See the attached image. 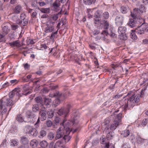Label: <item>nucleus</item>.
<instances>
[{"label": "nucleus", "mask_w": 148, "mask_h": 148, "mask_svg": "<svg viewBox=\"0 0 148 148\" xmlns=\"http://www.w3.org/2000/svg\"><path fill=\"white\" fill-rule=\"evenodd\" d=\"M66 121L64 119L63 123L60 124L61 127L56 132L55 137V140H61L66 141L68 142L71 137L69 136V134L71 131L68 126L64 123Z\"/></svg>", "instance_id": "1"}, {"label": "nucleus", "mask_w": 148, "mask_h": 148, "mask_svg": "<svg viewBox=\"0 0 148 148\" xmlns=\"http://www.w3.org/2000/svg\"><path fill=\"white\" fill-rule=\"evenodd\" d=\"M70 94L69 91H67L66 94H63L61 92L58 91H56L53 94L50 95V96L51 97H56L57 98L54 101L57 104H59L60 103V101L64 100L67 97V96H69Z\"/></svg>", "instance_id": "2"}, {"label": "nucleus", "mask_w": 148, "mask_h": 148, "mask_svg": "<svg viewBox=\"0 0 148 148\" xmlns=\"http://www.w3.org/2000/svg\"><path fill=\"white\" fill-rule=\"evenodd\" d=\"M72 108V105L70 103H68L65 106L62 107L59 109L57 113L59 115L66 118L68 117L69 112Z\"/></svg>", "instance_id": "3"}, {"label": "nucleus", "mask_w": 148, "mask_h": 148, "mask_svg": "<svg viewBox=\"0 0 148 148\" xmlns=\"http://www.w3.org/2000/svg\"><path fill=\"white\" fill-rule=\"evenodd\" d=\"M140 96H139V94L136 95L135 93H133L131 97L129 99H127L128 101L127 106L128 103L133 106H135L139 101Z\"/></svg>", "instance_id": "4"}, {"label": "nucleus", "mask_w": 148, "mask_h": 148, "mask_svg": "<svg viewBox=\"0 0 148 148\" xmlns=\"http://www.w3.org/2000/svg\"><path fill=\"white\" fill-rule=\"evenodd\" d=\"M140 12V11L138 8H135L134 9V12L131 14V16L133 18H137V21L140 23H142V21H144V19L142 18H140L139 16L142 14Z\"/></svg>", "instance_id": "5"}, {"label": "nucleus", "mask_w": 148, "mask_h": 148, "mask_svg": "<svg viewBox=\"0 0 148 148\" xmlns=\"http://www.w3.org/2000/svg\"><path fill=\"white\" fill-rule=\"evenodd\" d=\"M54 143V142L51 141L49 145L50 148H61L63 145V143L67 142L66 141L61 140H58Z\"/></svg>", "instance_id": "6"}, {"label": "nucleus", "mask_w": 148, "mask_h": 148, "mask_svg": "<svg viewBox=\"0 0 148 148\" xmlns=\"http://www.w3.org/2000/svg\"><path fill=\"white\" fill-rule=\"evenodd\" d=\"M25 130L26 133L28 134L29 135L36 136L37 134V132L36 129L33 128L30 125H27L25 128Z\"/></svg>", "instance_id": "7"}, {"label": "nucleus", "mask_w": 148, "mask_h": 148, "mask_svg": "<svg viewBox=\"0 0 148 148\" xmlns=\"http://www.w3.org/2000/svg\"><path fill=\"white\" fill-rule=\"evenodd\" d=\"M14 104V103L12 100L10 99H7L5 101L3 99L0 100V106L2 107V106H6V107L12 106Z\"/></svg>", "instance_id": "8"}, {"label": "nucleus", "mask_w": 148, "mask_h": 148, "mask_svg": "<svg viewBox=\"0 0 148 148\" xmlns=\"http://www.w3.org/2000/svg\"><path fill=\"white\" fill-rule=\"evenodd\" d=\"M21 91L19 88H15L9 93V99H10L12 98L15 95L17 96H19V92Z\"/></svg>", "instance_id": "9"}, {"label": "nucleus", "mask_w": 148, "mask_h": 148, "mask_svg": "<svg viewBox=\"0 0 148 148\" xmlns=\"http://www.w3.org/2000/svg\"><path fill=\"white\" fill-rule=\"evenodd\" d=\"M60 1L59 0H56L52 5L53 10L55 12H57L60 9Z\"/></svg>", "instance_id": "10"}, {"label": "nucleus", "mask_w": 148, "mask_h": 148, "mask_svg": "<svg viewBox=\"0 0 148 148\" xmlns=\"http://www.w3.org/2000/svg\"><path fill=\"white\" fill-rule=\"evenodd\" d=\"M26 116L29 122H32L34 121L33 119L36 116V115L30 111H27L26 112Z\"/></svg>", "instance_id": "11"}, {"label": "nucleus", "mask_w": 148, "mask_h": 148, "mask_svg": "<svg viewBox=\"0 0 148 148\" xmlns=\"http://www.w3.org/2000/svg\"><path fill=\"white\" fill-rule=\"evenodd\" d=\"M124 20V17L121 15H118L116 16L115 18V23L118 26L122 25Z\"/></svg>", "instance_id": "12"}, {"label": "nucleus", "mask_w": 148, "mask_h": 148, "mask_svg": "<svg viewBox=\"0 0 148 148\" xmlns=\"http://www.w3.org/2000/svg\"><path fill=\"white\" fill-rule=\"evenodd\" d=\"M10 25V24L8 23H5L3 24L2 32L3 34L4 35L7 34L10 32V30L8 27V26Z\"/></svg>", "instance_id": "13"}, {"label": "nucleus", "mask_w": 148, "mask_h": 148, "mask_svg": "<svg viewBox=\"0 0 148 148\" xmlns=\"http://www.w3.org/2000/svg\"><path fill=\"white\" fill-rule=\"evenodd\" d=\"M0 108H1V114L2 117L4 116L6 117L8 115V112L10 110L11 108V107L9 108V109L8 113L7 112V108H6L5 106H2V107H1L0 106Z\"/></svg>", "instance_id": "14"}, {"label": "nucleus", "mask_w": 148, "mask_h": 148, "mask_svg": "<svg viewBox=\"0 0 148 148\" xmlns=\"http://www.w3.org/2000/svg\"><path fill=\"white\" fill-rule=\"evenodd\" d=\"M20 141L23 145H25L28 144L29 140L28 139V136L25 135L21 137L20 138Z\"/></svg>", "instance_id": "15"}, {"label": "nucleus", "mask_w": 148, "mask_h": 148, "mask_svg": "<svg viewBox=\"0 0 148 148\" xmlns=\"http://www.w3.org/2000/svg\"><path fill=\"white\" fill-rule=\"evenodd\" d=\"M133 19H130L129 21L127 23V24L131 27H134L137 23L138 22L137 21V18H133Z\"/></svg>", "instance_id": "16"}, {"label": "nucleus", "mask_w": 148, "mask_h": 148, "mask_svg": "<svg viewBox=\"0 0 148 148\" xmlns=\"http://www.w3.org/2000/svg\"><path fill=\"white\" fill-rule=\"evenodd\" d=\"M120 123L116 120H114L111 124L110 127V130L113 131L115 130L119 125Z\"/></svg>", "instance_id": "17"}, {"label": "nucleus", "mask_w": 148, "mask_h": 148, "mask_svg": "<svg viewBox=\"0 0 148 148\" xmlns=\"http://www.w3.org/2000/svg\"><path fill=\"white\" fill-rule=\"evenodd\" d=\"M145 30L143 28V26L142 24L141 25L137 27L135 30V32L139 34H141L144 33Z\"/></svg>", "instance_id": "18"}, {"label": "nucleus", "mask_w": 148, "mask_h": 148, "mask_svg": "<svg viewBox=\"0 0 148 148\" xmlns=\"http://www.w3.org/2000/svg\"><path fill=\"white\" fill-rule=\"evenodd\" d=\"M79 118V116L77 114L74 115L73 119L71 120V122L73 125L77 124L79 122L78 119Z\"/></svg>", "instance_id": "19"}, {"label": "nucleus", "mask_w": 148, "mask_h": 148, "mask_svg": "<svg viewBox=\"0 0 148 148\" xmlns=\"http://www.w3.org/2000/svg\"><path fill=\"white\" fill-rule=\"evenodd\" d=\"M56 134L53 132H49L47 135V138L50 140H52L54 139L53 142H55L56 140H55Z\"/></svg>", "instance_id": "20"}, {"label": "nucleus", "mask_w": 148, "mask_h": 148, "mask_svg": "<svg viewBox=\"0 0 148 148\" xmlns=\"http://www.w3.org/2000/svg\"><path fill=\"white\" fill-rule=\"evenodd\" d=\"M39 114L40 115V118L41 119L42 121L45 120L47 117V112H39Z\"/></svg>", "instance_id": "21"}, {"label": "nucleus", "mask_w": 148, "mask_h": 148, "mask_svg": "<svg viewBox=\"0 0 148 148\" xmlns=\"http://www.w3.org/2000/svg\"><path fill=\"white\" fill-rule=\"evenodd\" d=\"M47 117L49 119L52 118L54 115V112L51 109H49L47 112Z\"/></svg>", "instance_id": "22"}, {"label": "nucleus", "mask_w": 148, "mask_h": 148, "mask_svg": "<svg viewBox=\"0 0 148 148\" xmlns=\"http://www.w3.org/2000/svg\"><path fill=\"white\" fill-rule=\"evenodd\" d=\"M9 44L12 47H20L21 46V45L20 44V42L18 40L13 41L12 42H10L9 43Z\"/></svg>", "instance_id": "23"}, {"label": "nucleus", "mask_w": 148, "mask_h": 148, "mask_svg": "<svg viewBox=\"0 0 148 148\" xmlns=\"http://www.w3.org/2000/svg\"><path fill=\"white\" fill-rule=\"evenodd\" d=\"M62 10H61L58 13L56 14H55L51 16L50 19H51L53 21H55L57 20L58 19L59 15L61 14Z\"/></svg>", "instance_id": "24"}, {"label": "nucleus", "mask_w": 148, "mask_h": 148, "mask_svg": "<svg viewBox=\"0 0 148 148\" xmlns=\"http://www.w3.org/2000/svg\"><path fill=\"white\" fill-rule=\"evenodd\" d=\"M51 101V99L49 98H46L45 99L44 102V104L46 106L47 108H48L50 107Z\"/></svg>", "instance_id": "25"}, {"label": "nucleus", "mask_w": 148, "mask_h": 148, "mask_svg": "<svg viewBox=\"0 0 148 148\" xmlns=\"http://www.w3.org/2000/svg\"><path fill=\"white\" fill-rule=\"evenodd\" d=\"M126 28L125 27H119L118 29V32L119 35L125 33Z\"/></svg>", "instance_id": "26"}, {"label": "nucleus", "mask_w": 148, "mask_h": 148, "mask_svg": "<svg viewBox=\"0 0 148 148\" xmlns=\"http://www.w3.org/2000/svg\"><path fill=\"white\" fill-rule=\"evenodd\" d=\"M21 6L20 5H17L14 9V13L17 14L19 13L21 10Z\"/></svg>", "instance_id": "27"}, {"label": "nucleus", "mask_w": 148, "mask_h": 148, "mask_svg": "<svg viewBox=\"0 0 148 148\" xmlns=\"http://www.w3.org/2000/svg\"><path fill=\"white\" fill-rule=\"evenodd\" d=\"M35 100L37 104L42 105L43 103V100L42 98L40 97H36L35 99Z\"/></svg>", "instance_id": "28"}, {"label": "nucleus", "mask_w": 148, "mask_h": 148, "mask_svg": "<svg viewBox=\"0 0 148 148\" xmlns=\"http://www.w3.org/2000/svg\"><path fill=\"white\" fill-rule=\"evenodd\" d=\"M101 24L104 25V28L105 29H108L109 28V23L107 21L103 20L101 21Z\"/></svg>", "instance_id": "29"}, {"label": "nucleus", "mask_w": 148, "mask_h": 148, "mask_svg": "<svg viewBox=\"0 0 148 148\" xmlns=\"http://www.w3.org/2000/svg\"><path fill=\"white\" fill-rule=\"evenodd\" d=\"M47 27L45 28V33H49L52 32L54 30V27H51L47 26Z\"/></svg>", "instance_id": "30"}, {"label": "nucleus", "mask_w": 148, "mask_h": 148, "mask_svg": "<svg viewBox=\"0 0 148 148\" xmlns=\"http://www.w3.org/2000/svg\"><path fill=\"white\" fill-rule=\"evenodd\" d=\"M32 110L34 112H36L38 111L39 109L38 104H36L33 105L32 107Z\"/></svg>", "instance_id": "31"}, {"label": "nucleus", "mask_w": 148, "mask_h": 148, "mask_svg": "<svg viewBox=\"0 0 148 148\" xmlns=\"http://www.w3.org/2000/svg\"><path fill=\"white\" fill-rule=\"evenodd\" d=\"M145 140L146 139H143L139 136H138L136 138V142L139 144L143 143Z\"/></svg>", "instance_id": "32"}, {"label": "nucleus", "mask_w": 148, "mask_h": 148, "mask_svg": "<svg viewBox=\"0 0 148 148\" xmlns=\"http://www.w3.org/2000/svg\"><path fill=\"white\" fill-rule=\"evenodd\" d=\"M130 134V132L129 130H125L122 132L121 135H122L123 137H127Z\"/></svg>", "instance_id": "33"}, {"label": "nucleus", "mask_w": 148, "mask_h": 148, "mask_svg": "<svg viewBox=\"0 0 148 148\" xmlns=\"http://www.w3.org/2000/svg\"><path fill=\"white\" fill-rule=\"evenodd\" d=\"M55 23V22L53 21L51 19L50 20L47 22V26L51 27H54V25Z\"/></svg>", "instance_id": "34"}, {"label": "nucleus", "mask_w": 148, "mask_h": 148, "mask_svg": "<svg viewBox=\"0 0 148 148\" xmlns=\"http://www.w3.org/2000/svg\"><path fill=\"white\" fill-rule=\"evenodd\" d=\"M106 133H107V135L106 136V138L108 140H110L111 139L112 137V134L113 133L112 132H111V131H108L107 132V130L106 131Z\"/></svg>", "instance_id": "35"}, {"label": "nucleus", "mask_w": 148, "mask_h": 148, "mask_svg": "<svg viewBox=\"0 0 148 148\" xmlns=\"http://www.w3.org/2000/svg\"><path fill=\"white\" fill-rule=\"evenodd\" d=\"M119 38L122 40H126L127 39V36L125 33L119 35Z\"/></svg>", "instance_id": "36"}, {"label": "nucleus", "mask_w": 148, "mask_h": 148, "mask_svg": "<svg viewBox=\"0 0 148 148\" xmlns=\"http://www.w3.org/2000/svg\"><path fill=\"white\" fill-rule=\"evenodd\" d=\"M96 0H84V3L86 5H90L94 3Z\"/></svg>", "instance_id": "37"}, {"label": "nucleus", "mask_w": 148, "mask_h": 148, "mask_svg": "<svg viewBox=\"0 0 148 148\" xmlns=\"http://www.w3.org/2000/svg\"><path fill=\"white\" fill-rule=\"evenodd\" d=\"M30 145L32 147H36L38 144V141L36 140H33L30 142Z\"/></svg>", "instance_id": "38"}, {"label": "nucleus", "mask_w": 148, "mask_h": 148, "mask_svg": "<svg viewBox=\"0 0 148 148\" xmlns=\"http://www.w3.org/2000/svg\"><path fill=\"white\" fill-rule=\"evenodd\" d=\"M122 116V114L121 113H120L117 114H116V117L114 120H116V121H117V122H119V123H120L121 121Z\"/></svg>", "instance_id": "39"}, {"label": "nucleus", "mask_w": 148, "mask_h": 148, "mask_svg": "<svg viewBox=\"0 0 148 148\" xmlns=\"http://www.w3.org/2000/svg\"><path fill=\"white\" fill-rule=\"evenodd\" d=\"M16 119L19 122H22L24 121L22 116L21 114L17 115Z\"/></svg>", "instance_id": "40"}, {"label": "nucleus", "mask_w": 148, "mask_h": 148, "mask_svg": "<svg viewBox=\"0 0 148 148\" xmlns=\"http://www.w3.org/2000/svg\"><path fill=\"white\" fill-rule=\"evenodd\" d=\"M46 131L44 130H41L40 132L38 137L40 138H42L46 135Z\"/></svg>", "instance_id": "41"}, {"label": "nucleus", "mask_w": 148, "mask_h": 148, "mask_svg": "<svg viewBox=\"0 0 148 148\" xmlns=\"http://www.w3.org/2000/svg\"><path fill=\"white\" fill-rule=\"evenodd\" d=\"M120 11L122 13L126 14L127 11V8L125 6H122L121 8Z\"/></svg>", "instance_id": "42"}, {"label": "nucleus", "mask_w": 148, "mask_h": 148, "mask_svg": "<svg viewBox=\"0 0 148 148\" xmlns=\"http://www.w3.org/2000/svg\"><path fill=\"white\" fill-rule=\"evenodd\" d=\"M21 21L19 22V24H22L24 26L27 25L28 23V20L27 19L25 18L23 19H21Z\"/></svg>", "instance_id": "43"}, {"label": "nucleus", "mask_w": 148, "mask_h": 148, "mask_svg": "<svg viewBox=\"0 0 148 148\" xmlns=\"http://www.w3.org/2000/svg\"><path fill=\"white\" fill-rule=\"evenodd\" d=\"M10 141L11 145L12 146H16L18 145L17 141L15 139H12L10 140Z\"/></svg>", "instance_id": "44"}, {"label": "nucleus", "mask_w": 148, "mask_h": 148, "mask_svg": "<svg viewBox=\"0 0 148 148\" xmlns=\"http://www.w3.org/2000/svg\"><path fill=\"white\" fill-rule=\"evenodd\" d=\"M41 12L43 13L49 14L50 12L49 8H42L40 10Z\"/></svg>", "instance_id": "45"}, {"label": "nucleus", "mask_w": 148, "mask_h": 148, "mask_svg": "<svg viewBox=\"0 0 148 148\" xmlns=\"http://www.w3.org/2000/svg\"><path fill=\"white\" fill-rule=\"evenodd\" d=\"M40 145L42 147L45 148L48 145V143L46 141H42L40 143Z\"/></svg>", "instance_id": "46"}, {"label": "nucleus", "mask_w": 148, "mask_h": 148, "mask_svg": "<svg viewBox=\"0 0 148 148\" xmlns=\"http://www.w3.org/2000/svg\"><path fill=\"white\" fill-rule=\"evenodd\" d=\"M143 22L142 23L143 28L145 31L148 32V24L145 23V21H143Z\"/></svg>", "instance_id": "47"}, {"label": "nucleus", "mask_w": 148, "mask_h": 148, "mask_svg": "<svg viewBox=\"0 0 148 148\" xmlns=\"http://www.w3.org/2000/svg\"><path fill=\"white\" fill-rule=\"evenodd\" d=\"M139 9L140 10V12L143 13L144 12H145L146 8L144 5H140Z\"/></svg>", "instance_id": "48"}, {"label": "nucleus", "mask_w": 148, "mask_h": 148, "mask_svg": "<svg viewBox=\"0 0 148 148\" xmlns=\"http://www.w3.org/2000/svg\"><path fill=\"white\" fill-rule=\"evenodd\" d=\"M45 124L48 127H51L52 125V122L51 121L48 120L46 121Z\"/></svg>", "instance_id": "49"}, {"label": "nucleus", "mask_w": 148, "mask_h": 148, "mask_svg": "<svg viewBox=\"0 0 148 148\" xmlns=\"http://www.w3.org/2000/svg\"><path fill=\"white\" fill-rule=\"evenodd\" d=\"M58 29L55 32H52V33L51 34V35L50 37V39H53L54 38L56 37L55 35H56L58 32Z\"/></svg>", "instance_id": "50"}, {"label": "nucleus", "mask_w": 148, "mask_h": 148, "mask_svg": "<svg viewBox=\"0 0 148 148\" xmlns=\"http://www.w3.org/2000/svg\"><path fill=\"white\" fill-rule=\"evenodd\" d=\"M147 87L145 86L144 88H143V89L141 90V91L140 95H139V96H140V97H143V96L145 94V90H146Z\"/></svg>", "instance_id": "51"}, {"label": "nucleus", "mask_w": 148, "mask_h": 148, "mask_svg": "<svg viewBox=\"0 0 148 148\" xmlns=\"http://www.w3.org/2000/svg\"><path fill=\"white\" fill-rule=\"evenodd\" d=\"M101 14L99 11H97L95 13L94 16L97 18H100Z\"/></svg>", "instance_id": "52"}, {"label": "nucleus", "mask_w": 148, "mask_h": 148, "mask_svg": "<svg viewBox=\"0 0 148 148\" xmlns=\"http://www.w3.org/2000/svg\"><path fill=\"white\" fill-rule=\"evenodd\" d=\"M130 37L133 40H136L137 39V36L134 32L131 33Z\"/></svg>", "instance_id": "53"}, {"label": "nucleus", "mask_w": 148, "mask_h": 148, "mask_svg": "<svg viewBox=\"0 0 148 148\" xmlns=\"http://www.w3.org/2000/svg\"><path fill=\"white\" fill-rule=\"evenodd\" d=\"M8 142L6 139H4L0 145L1 147H5L7 146Z\"/></svg>", "instance_id": "54"}, {"label": "nucleus", "mask_w": 148, "mask_h": 148, "mask_svg": "<svg viewBox=\"0 0 148 148\" xmlns=\"http://www.w3.org/2000/svg\"><path fill=\"white\" fill-rule=\"evenodd\" d=\"M109 17V14L108 12H105L103 13V17L106 19H107Z\"/></svg>", "instance_id": "55"}, {"label": "nucleus", "mask_w": 148, "mask_h": 148, "mask_svg": "<svg viewBox=\"0 0 148 148\" xmlns=\"http://www.w3.org/2000/svg\"><path fill=\"white\" fill-rule=\"evenodd\" d=\"M101 34H102L104 36L106 35V36L104 37L103 38L104 40H105L104 38L106 39L107 38H106V37H107V35L108 34V33L107 31L106 30H103V32L101 33Z\"/></svg>", "instance_id": "56"}, {"label": "nucleus", "mask_w": 148, "mask_h": 148, "mask_svg": "<svg viewBox=\"0 0 148 148\" xmlns=\"http://www.w3.org/2000/svg\"><path fill=\"white\" fill-rule=\"evenodd\" d=\"M37 13L36 12H33L31 14V16L32 18H37L36 16Z\"/></svg>", "instance_id": "57"}, {"label": "nucleus", "mask_w": 148, "mask_h": 148, "mask_svg": "<svg viewBox=\"0 0 148 148\" xmlns=\"http://www.w3.org/2000/svg\"><path fill=\"white\" fill-rule=\"evenodd\" d=\"M148 123V120L146 119H144L142 121V125L143 126H145Z\"/></svg>", "instance_id": "58"}, {"label": "nucleus", "mask_w": 148, "mask_h": 148, "mask_svg": "<svg viewBox=\"0 0 148 148\" xmlns=\"http://www.w3.org/2000/svg\"><path fill=\"white\" fill-rule=\"evenodd\" d=\"M122 148H130L129 144L128 143L123 144L122 145Z\"/></svg>", "instance_id": "59"}, {"label": "nucleus", "mask_w": 148, "mask_h": 148, "mask_svg": "<svg viewBox=\"0 0 148 148\" xmlns=\"http://www.w3.org/2000/svg\"><path fill=\"white\" fill-rule=\"evenodd\" d=\"M47 112L46 108L43 106L42 104L41 105V106L40 111L39 112Z\"/></svg>", "instance_id": "60"}, {"label": "nucleus", "mask_w": 148, "mask_h": 148, "mask_svg": "<svg viewBox=\"0 0 148 148\" xmlns=\"http://www.w3.org/2000/svg\"><path fill=\"white\" fill-rule=\"evenodd\" d=\"M40 117H39L36 123L35 124V125H36V128L39 127V125L40 124Z\"/></svg>", "instance_id": "61"}, {"label": "nucleus", "mask_w": 148, "mask_h": 148, "mask_svg": "<svg viewBox=\"0 0 148 148\" xmlns=\"http://www.w3.org/2000/svg\"><path fill=\"white\" fill-rule=\"evenodd\" d=\"M11 27L12 30H15L18 27V26L17 25H12Z\"/></svg>", "instance_id": "62"}, {"label": "nucleus", "mask_w": 148, "mask_h": 148, "mask_svg": "<svg viewBox=\"0 0 148 148\" xmlns=\"http://www.w3.org/2000/svg\"><path fill=\"white\" fill-rule=\"evenodd\" d=\"M26 15L25 13H22L20 15V18L21 19H23L25 18Z\"/></svg>", "instance_id": "63"}, {"label": "nucleus", "mask_w": 148, "mask_h": 148, "mask_svg": "<svg viewBox=\"0 0 148 148\" xmlns=\"http://www.w3.org/2000/svg\"><path fill=\"white\" fill-rule=\"evenodd\" d=\"M23 90L26 92L29 90V88L27 85H25L23 87Z\"/></svg>", "instance_id": "64"}]
</instances>
